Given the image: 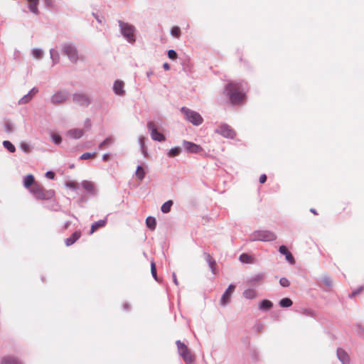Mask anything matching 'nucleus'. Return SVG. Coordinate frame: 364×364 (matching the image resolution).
<instances>
[{
	"label": "nucleus",
	"mask_w": 364,
	"mask_h": 364,
	"mask_svg": "<svg viewBox=\"0 0 364 364\" xmlns=\"http://www.w3.org/2000/svg\"><path fill=\"white\" fill-rule=\"evenodd\" d=\"M172 277H173V282H174V284H175L176 285H178V280H177L176 275V273H175V272H173V274H172Z\"/></svg>",
	"instance_id": "052dcab7"
},
{
	"label": "nucleus",
	"mask_w": 364,
	"mask_h": 364,
	"mask_svg": "<svg viewBox=\"0 0 364 364\" xmlns=\"http://www.w3.org/2000/svg\"><path fill=\"white\" fill-rule=\"evenodd\" d=\"M173 204V203L171 200H168L166 202H165L161 207V212L164 213H169Z\"/></svg>",
	"instance_id": "c756f323"
},
{
	"label": "nucleus",
	"mask_w": 364,
	"mask_h": 364,
	"mask_svg": "<svg viewBox=\"0 0 364 364\" xmlns=\"http://www.w3.org/2000/svg\"><path fill=\"white\" fill-rule=\"evenodd\" d=\"M38 92V88H36V87H33V88H32V89L28 92V94H29V95H32V97H33V96L36 93H37Z\"/></svg>",
	"instance_id": "13d9d810"
},
{
	"label": "nucleus",
	"mask_w": 364,
	"mask_h": 364,
	"mask_svg": "<svg viewBox=\"0 0 364 364\" xmlns=\"http://www.w3.org/2000/svg\"><path fill=\"white\" fill-rule=\"evenodd\" d=\"M279 252L280 254L285 255L287 261L290 264H294L295 263V259L292 254L287 250L286 246L281 245L279 248Z\"/></svg>",
	"instance_id": "dca6fc26"
},
{
	"label": "nucleus",
	"mask_w": 364,
	"mask_h": 364,
	"mask_svg": "<svg viewBox=\"0 0 364 364\" xmlns=\"http://www.w3.org/2000/svg\"><path fill=\"white\" fill-rule=\"evenodd\" d=\"M177 53L174 50H169L168 51V56L171 60H175L177 58Z\"/></svg>",
	"instance_id": "c03bdc74"
},
{
	"label": "nucleus",
	"mask_w": 364,
	"mask_h": 364,
	"mask_svg": "<svg viewBox=\"0 0 364 364\" xmlns=\"http://www.w3.org/2000/svg\"><path fill=\"white\" fill-rule=\"evenodd\" d=\"M113 91L117 95L124 96L125 95L124 82L120 80H115L113 85Z\"/></svg>",
	"instance_id": "4468645a"
},
{
	"label": "nucleus",
	"mask_w": 364,
	"mask_h": 364,
	"mask_svg": "<svg viewBox=\"0 0 364 364\" xmlns=\"http://www.w3.org/2000/svg\"><path fill=\"white\" fill-rule=\"evenodd\" d=\"M32 99V95L28 93L23 96L18 101L19 105H24L28 103Z\"/></svg>",
	"instance_id": "58836bf2"
},
{
	"label": "nucleus",
	"mask_w": 364,
	"mask_h": 364,
	"mask_svg": "<svg viewBox=\"0 0 364 364\" xmlns=\"http://www.w3.org/2000/svg\"><path fill=\"white\" fill-rule=\"evenodd\" d=\"M92 15L98 23H102V18L100 17L97 14H96L95 13H93Z\"/></svg>",
	"instance_id": "bf43d9fd"
},
{
	"label": "nucleus",
	"mask_w": 364,
	"mask_h": 364,
	"mask_svg": "<svg viewBox=\"0 0 364 364\" xmlns=\"http://www.w3.org/2000/svg\"><path fill=\"white\" fill-rule=\"evenodd\" d=\"M266 181H267V176L265 174H262L259 176V183H264Z\"/></svg>",
	"instance_id": "6e6d98bb"
},
{
	"label": "nucleus",
	"mask_w": 364,
	"mask_h": 364,
	"mask_svg": "<svg viewBox=\"0 0 364 364\" xmlns=\"http://www.w3.org/2000/svg\"><path fill=\"white\" fill-rule=\"evenodd\" d=\"M34 184H36L35 179L32 174H28L23 178V186L26 188H29Z\"/></svg>",
	"instance_id": "b1692460"
},
{
	"label": "nucleus",
	"mask_w": 364,
	"mask_h": 364,
	"mask_svg": "<svg viewBox=\"0 0 364 364\" xmlns=\"http://www.w3.org/2000/svg\"><path fill=\"white\" fill-rule=\"evenodd\" d=\"M139 144L142 149L143 153H144V137L141 136L139 138Z\"/></svg>",
	"instance_id": "603ef678"
},
{
	"label": "nucleus",
	"mask_w": 364,
	"mask_h": 364,
	"mask_svg": "<svg viewBox=\"0 0 364 364\" xmlns=\"http://www.w3.org/2000/svg\"><path fill=\"white\" fill-rule=\"evenodd\" d=\"M255 328H257V330L258 331H261L263 328V326L259 323V324L256 325Z\"/></svg>",
	"instance_id": "0e129e2a"
},
{
	"label": "nucleus",
	"mask_w": 364,
	"mask_h": 364,
	"mask_svg": "<svg viewBox=\"0 0 364 364\" xmlns=\"http://www.w3.org/2000/svg\"><path fill=\"white\" fill-rule=\"evenodd\" d=\"M337 357L342 364L350 363V357L348 354L342 348L337 349Z\"/></svg>",
	"instance_id": "f3484780"
},
{
	"label": "nucleus",
	"mask_w": 364,
	"mask_h": 364,
	"mask_svg": "<svg viewBox=\"0 0 364 364\" xmlns=\"http://www.w3.org/2000/svg\"><path fill=\"white\" fill-rule=\"evenodd\" d=\"M118 23L121 34L124 37V38H126V40L129 43H134L136 41L135 27L132 24H129L120 20L118 21Z\"/></svg>",
	"instance_id": "f03ea898"
},
{
	"label": "nucleus",
	"mask_w": 364,
	"mask_h": 364,
	"mask_svg": "<svg viewBox=\"0 0 364 364\" xmlns=\"http://www.w3.org/2000/svg\"><path fill=\"white\" fill-rule=\"evenodd\" d=\"M208 266L211 270V272L213 273V274H215V268H216V262H215V260L213 259L212 260V262L210 263H208Z\"/></svg>",
	"instance_id": "de8ad7c7"
},
{
	"label": "nucleus",
	"mask_w": 364,
	"mask_h": 364,
	"mask_svg": "<svg viewBox=\"0 0 364 364\" xmlns=\"http://www.w3.org/2000/svg\"><path fill=\"white\" fill-rule=\"evenodd\" d=\"M31 193L36 199L49 200L54 196V191L52 190H45L42 186L36 183L30 188Z\"/></svg>",
	"instance_id": "20e7f679"
},
{
	"label": "nucleus",
	"mask_w": 364,
	"mask_h": 364,
	"mask_svg": "<svg viewBox=\"0 0 364 364\" xmlns=\"http://www.w3.org/2000/svg\"><path fill=\"white\" fill-rule=\"evenodd\" d=\"M107 223V219H102L98 221L95 222L92 225L90 228V234H92L94 232H95L98 228L104 227Z\"/></svg>",
	"instance_id": "412c9836"
},
{
	"label": "nucleus",
	"mask_w": 364,
	"mask_h": 364,
	"mask_svg": "<svg viewBox=\"0 0 364 364\" xmlns=\"http://www.w3.org/2000/svg\"><path fill=\"white\" fill-rule=\"evenodd\" d=\"M82 187L90 194L95 196L97 194V190L95 185L89 181H83L82 182Z\"/></svg>",
	"instance_id": "a211bd4d"
},
{
	"label": "nucleus",
	"mask_w": 364,
	"mask_h": 364,
	"mask_svg": "<svg viewBox=\"0 0 364 364\" xmlns=\"http://www.w3.org/2000/svg\"><path fill=\"white\" fill-rule=\"evenodd\" d=\"M239 259H240V262L242 263L248 264V263H252V257L246 253H243V254L240 255Z\"/></svg>",
	"instance_id": "c9c22d12"
},
{
	"label": "nucleus",
	"mask_w": 364,
	"mask_h": 364,
	"mask_svg": "<svg viewBox=\"0 0 364 364\" xmlns=\"http://www.w3.org/2000/svg\"><path fill=\"white\" fill-rule=\"evenodd\" d=\"M321 282L328 287H331L333 284L331 279L326 275L322 277Z\"/></svg>",
	"instance_id": "ea45409f"
},
{
	"label": "nucleus",
	"mask_w": 364,
	"mask_h": 364,
	"mask_svg": "<svg viewBox=\"0 0 364 364\" xmlns=\"http://www.w3.org/2000/svg\"><path fill=\"white\" fill-rule=\"evenodd\" d=\"M63 53L68 57L73 63H76L79 60L78 50L76 46L71 43H65L61 45Z\"/></svg>",
	"instance_id": "423d86ee"
},
{
	"label": "nucleus",
	"mask_w": 364,
	"mask_h": 364,
	"mask_svg": "<svg viewBox=\"0 0 364 364\" xmlns=\"http://www.w3.org/2000/svg\"><path fill=\"white\" fill-rule=\"evenodd\" d=\"M66 186L70 189H73L74 191L77 190V186L75 182L70 181L66 183Z\"/></svg>",
	"instance_id": "8fccbe9b"
},
{
	"label": "nucleus",
	"mask_w": 364,
	"mask_h": 364,
	"mask_svg": "<svg viewBox=\"0 0 364 364\" xmlns=\"http://www.w3.org/2000/svg\"><path fill=\"white\" fill-rule=\"evenodd\" d=\"M136 176L137 178L142 181L145 177V172L144 168L141 166H138L136 171Z\"/></svg>",
	"instance_id": "f704fd0d"
},
{
	"label": "nucleus",
	"mask_w": 364,
	"mask_h": 364,
	"mask_svg": "<svg viewBox=\"0 0 364 364\" xmlns=\"http://www.w3.org/2000/svg\"><path fill=\"white\" fill-rule=\"evenodd\" d=\"M114 140L112 137L109 136L107 137L104 141H102L98 146L99 149H102L104 146H109L114 143Z\"/></svg>",
	"instance_id": "7c9ffc66"
},
{
	"label": "nucleus",
	"mask_w": 364,
	"mask_h": 364,
	"mask_svg": "<svg viewBox=\"0 0 364 364\" xmlns=\"http://www.w3.org/2000/svg\"><path fill=\"white\" fill-rule=\"evenodd\" d=\"M0 364H22V363L16 357L6 356L1 359Z\"/></svg>",
	"instance_id": "aec40b11"
},
{
	"label": "nucleus",
	"mask_w": 364,
	"mask_h": 364,
	"mask_svg": "<svg viewBox=\"0 0 364 364\" xmlns=\"http://www.w3.org/2000/svg\"><path fill=\"white\" fill-rule=\"evenodd\" d=\"M70 225V222L67 221L64 225V229H68L69 226Z\"/></svg>",
	"instance_id": "69168bd1"
},
{
	"label": "nucleus",
	"mask_w": 364,
	"mask_h": 364,
	"mask_svg": "<svg viewBox=\"0 0 364 364\" xmlns=\"http://www.w3.org/2000/svg\"><path fill=\"white\" fill-rule=\"evenodd\" d=\"M179 355L183 359L187 364H191L194 361V356L191 354V350L187 346L182 343L180 340L176 341Z\"/></svg>",
	"instance_id": "0eeeda50"
},
{
	"label": "nucleus",
	"mask_w": 364,
	"mask_h": 364,
	"mask_svg": "<svg viewBox=\"0 0 364 364\" xmlns=\"http://www.w3.org/2000/svg\"><path fill=\"white\" fill-rule=\"evenodd\" d=\"M264 278V274L262 273L257 274L252 276L250 279L247 282L248 285L253 286L257 282L261 281Z\"/></svg>",
	"instance_id": "bb28decb"
},
{
	"label": "nucleus",
	"mask_w": 364,
	"mask_h": 364,
	"mask_svg": "<svg viewBox=\"0 0 364 364\" xmlns=\"http://www.w3.org/2000/svg\"><path fill=\"white\" fill-rule=\"evenodd\" d=\"M279 284L283 287H288L290 285L289 281L286 277H282L279 279Z\"/></svg>",
	"instance_id": "37998d69"
},
{
	"label": "nucleus",
	"mask_w": 364,
	"mask_h": 364,
	"mask_svg": "<svg viewBox=\"0 0 364 364\" xmlns=\"http://www.w3.org/2000/svg\"><path fill=\"white\" fill-rule=\"evenodd\" d=\"M31 54L33 58L36 59H41L43 57V50L41 48H33L32 50Z\"/></svg>",
	"instance_id": "473e14b6"
},
{
	"label": "nucleus",
	"mask_w": 364,
	"mask_h": 364,
	"mask_svg": "<svg viewBox=\"0 0 364 364\" xmlns=\"http://www.w3.org/2000/svg\"><path fill=\"white\" fill-rule=\"evenodd\" d=\"M182 151V149L179 146L171 148L167 153L169 157H176L178 156Z\"/></svg>",
	"instance_id": "c85d7f7f"
},
{
	"label": "nucleus",
	"mask_w": 364,
	"mask_h": 364,
	"mask_svg": "<svg viewBox=\"0 0 364 364\" xmlns=\"http://www.w3.org/2000/svg\"><path fill=\"white\" fill-rule=\"evenodd\" d=\"M279 306L283 308H287L292 305L293 302L289 298H283L279 301Z\"/></svg>",
	"instance_id": "72a5a7b5"
},
{
	"label": "nucleus",
	"mask_w": 364,
	"mask_h": 364,
	"mask_svg": "<svg viewBox=\"0 0 364 364\" xmlns=\"http://www.w3.org/2000/svg\"><path fill=\"white\" fill-rule=\"evenodd\" d=\"M276 235L269 230H255L250 235L249 240L251 242L262 241L271 242L275 240Z\"/></svg>",
	"instance_id": "7ed1b4c3"
},
{
	"label": "nucleus",
	"mask_w": 364,
	"mask_h": 364,
	"mask_svg": "<svg viewBox=\"0 0 364 364\" xmlns=\"http://www.w3.org/2000/svg\"><path fill=\"white\" fill-rule=\"evenodd\" d=\"M183 146L185 150L189 153L198 154L203 150L200 145L186 140L183 141Z\"/></svg>",
	"instance_id": "f8f14e48"
},
{
	"label": "nucleus",
	"mask_w": 364,
	"mask_h": 364,
	"mask_svg": "<svg viewBox=\"0 0 364 364\" xmlns=\"http://www.w3.org/2000/svg\"><path fill=\"white\" fill-rule=\"evenodd\" d=\"M52 141L55 144H60L62 141V138L59 134H53L51 135Z\"/></svg>",
	"instance_id": "a19ab883"
},
{
	"label": "nucleus",
	"mask_w": 364,
	"mask_h": 364,
	"mask_svg": "<svg viewBox=\"0 0 364 364\" xmlns=\"http://www.w3.org/2000/svg\"><path fill=\"white\" fill-rule=\"evenodd\" d=\"M272 306L273 304L271 301L267 299H263L259 305V309L261 311H267L269 310L272 307Z\"/></svg>",
	"instance_id": "5701e85b"
},
{
	"label": "nucleus",
	"mask_w": 364,
	"mask_h": 364,
	"mask_svg": "<svg viewBox=\"0 0 364 364\" xmlns=\"http://www.w3.org/2000/svg\"><path fill=\"white\" fill-rule=\"evenodd\" d=\"M4 131L7 133H12L14 132V126L10 121H6L4 123Z\"/></svg>",
	"instance_id": "4c0bfd02"
},
{
	"label": "nucleus",
	"mask_w": 364,
	"mask_h": 364,
	"mask_svg": "<svg viewBox=\"0 0 364 364\" xmlns=\"http://www.w3.org/2000/svg\"><path fill=\"white\" fill-rule=\"evenodd\" d=\"M171 35L173 37L179 38L181 36V28L178 26H173L170 31Z\"/></svg>",
	"instance_id": "e433bc0d"
},
{
	"label": "nucleus",
	"mask_w": 364,
	"mask_h": 364,
	"mask_svg": "<svg viewBox=\"0 0 364 364\" xmlns=\"http://www.w3.org/2000/svg\"><path fill=\"white\" fill-rule=\"evenodd\" d=\"M70 97V93L67 90H59L55 92L50 97V102L54 105H60L66 102Z\"/></svg>",
	"instance_id": "6e6552de"
},
{
	"label": "nucleus",
	"mask_w": 364,
	"mask_h": 364,
	"mask_svg": "<svg viewBox=\"0 0 364 364\" xmlns=\"http://www.w3.org/2000/svg\"><path fill=\"white\" fill-rule=\"evenodd\" d=\"M204 256H205V259L207 262V263H210L212 262V260H213L214 259L210 256V255L208 252H204Z\"/></svg>",
	"instance_id": "3c124183"
},
{
	"label": "nucleus",
	"mask_w": 364,
	"mask_h": 364,
	"mask_svg": "<svg viewBox=\"0 0 364 364\" xmlns=\"http://www.w3.org/2000/svg\"><path fill=\"white\" fill-rule=\"evenodd\" d=\"M109 159H110L109 154L106 153V154H104L102 155V160H103L104 161H108L109 160Z\"/></svg>",
	"instance_id": "4d7b16f0"
},
{
	"label": "nucleus",
	"mask_w": 364,
	"mask_h": 364,
	"mask_svg": "<svg viewBox=\"0 0 364 364\" xmlns=\"http://www.w3.org/2000/svg\"><path fill=\"white\" fill-rule=\"evenodd\" d=\"M163 68H164V70H170V68H171V67H170V65H169L168 63H164V65H163Z\"/></svg>",
	"instance_id": "680f3d73"
},
{
	"label": "nucleus",
	"mask_w": 364,
	"mask_h": 364,
	"mask_svg": "<svg viewBox=\"0 0 364 364\" xmlns=\"http://www.w3.org/2000/svg\"><path fill=\"white\" fill-rule=\"evenodd\" d=\"M46 5L49 6L52 4V0H44Z\"/></svg>",
	"instance_id": "338daca9"
},
{
	"label": "nucleus",
	"mask_w": 364,
	"mask_h": 364,
	"mask_svg": "<svg viewBox=\"0 0 364 364\" xmlns=\"http://www.w3.org/2000/svg\"><path fill=\"white\" fill-rule=\"evenodd\" d=\"M225 92L230 102L234 105L242 102L245 96V87L242 82H232L228 83L225 87Z\"/></svg>",
	"instance_id": "f257e3e1"
},
{
	"label": "nucleus",
	"mask_w": 364,
	"mask_h": 364,
	"mask_svg": "<svg viewBox=\"0 0 364 364\" xmlns=\"http://www.w3.org/2000/svg\"><path fill=\"white\" fill-rule=\"evenodd\" d=\"M95 155V153L92 154V153H89V152H85L84 154H82L80 156V159L81 160H86V159H90L91 156H94Z\"/></svg>",
	"instance_id": "a18cd8bd"
},
{
	"label": "nucleus",
	"mask_w": 364,
	"mask_h": 364,
	"mask_svg": "<svg viewBox=\"0 0 364 364\" xmlns=\"http://www.w3.org/2000/svg\"><path fill=\"white\" fill-rule=\"evenodd\" d=\"M153 75V71L151 70H149L146 73V77L149 78V80H150V77L151 76Z\"/></svg>",
	"instance_id": "e2e57ef3"
},
{
	"label": "nucleus",
	"mask_w": 364,
	"mask_h": 364,
	"mask_svg": "<svg viewBox=\"0 0 364 364\" xmlns=\"http://www.w3.org/2000/svg\"><path fill=\"white\" fill-rule=\"evenodd\" d=\"M46 177L49 179H53L55 178V173L51 171H48L46 173Z\"/></svg>",
	"instance_id": "864d4df0"
},
{
	"label": "nucleus",
	"mask_w": 364,
	"mask_h": 364,
	"mask_svg": "<svg viewBox=\"0 0 364 364\" xmlns=\"http://www.w3.org/2000/svg\"><path fill=\"white\" fill-rule=\"evenodd\" d=\"M242 296L245 299H253L257 297V291L254 289L248 288L243 291Z\"/></svg>",
	"instance_id": "4be33fe9"
},
{
	"label": "nucleus",
	"mask_w": 364,
	"mask_h": 364,
	"mask_svg": "<svg viewBox=\"0 0 364 364\" xmlns=\"http://www.w3.org/2000/svg\"><path fill=\"white\" fill-rule=\"evenodd\" d=\"M73 100L74 103L82 107H88L91 102L90 97L82 93L73 94Z\"/></svg>",
	"instance_id": "9b49d317"
},
{
	"label": "nucleus",
	"mask_w": 364,
	"mask_h": 364,
	"mask_svg": "<svg viewBox=\"0 0 364 364\" xmlns=\"http://www.w3.org/2000/svg\"><path fill=\"white\" fill-rule=\"evenodd\" d=\"M81 236L80 231L74 232L70 237H68L65 240V245L69 247L73 245Z\"/></svg>",
	"instance_id": "6ab92c4d"
},
{
	"label": "nucleus",
	"mask_w": 364,
	"mask_h": 364,
	"mask_svg": "<svg viewBox=\"0 0 364 364\" xmlns=\"http://www.w3.org/2000/svg\"><path fill=\"white\" fill-rule=\"evenodd\" d=\"M21 149L26 153H28L30 151V146L26 143H21Z\"/></svg>",
	"instance_id": "49530a36"
},
{
	"label": "nucleus",
	"mask_w": 364,
	"mask_h": 364,
	"mask_svg": "<svg viewBox=\"0 0 364 364\" xmlns=\"http://www.w3.org/2000/svg\"><path fill=\"white\" fill-rule=\"evenodd\" d=\"M364 289V287H358V289H356L355 291H353L350 294V297L352 298L353 296H355V295L358 294L359 293H360L363 289Z\"/></svg>",
	"instance_id": "09e8293b"
},
{
	"label": "nucleus",
	"mask_w": 364,
	"mask_h": 364,
	"mask_svg": "<svg viewBox=\"0 0 364 364\" xmlns=\"http://www.w3.org/2000/svg\"><path fill=\"white\" fill-rule=\"evenodd\" d=\"M151 272L152 274V277L154 278L156 281H159L157 273H156V268L154 262L151 263Z\"/></svg>",
	"instance_id": "79ce46f5"
},
{
	"label": "nucleus",
	"mask_w": 364,
	"mask_h": 364,
	"mask_svg": "<svg viewBox=\"0 0 364 364\" xmlns=\"http://www.w3.org/2000/svg\"><path fill=\"white\" fill-rule=\"evenodd\" d=\"M66 136L72 139H78L84 135V130L81 129H71L67 131Z\"/></svg>",
	"instance_id": "2eb2a0df"
},
{
	"label": "nucleus",
	"mask_w": 364,
	"mask_h": 364,
	"mask_svg": "<svg viewBox=\"0 0 364 364\" xmlns=\"http://www.w3.org/2000/svg\"><path fill=\"white\" fill-rule=\"evenodd\" d=\"M50 57L53 62V65L57 64L60 61V55L58 50L55 49H50Z\"/></svg>",
	"instance_id": "393cba45"
},
{
	"label": "nucleus",
	"mask_w": 364,
	"mask_h": 364,
	"mask_svg": "<svg viewBox=\"0 0 364 364\" xmlns=\"http://www.w3.org/2000/svg\"><path fill=\"white\" fill-rule=\"evenodd\" d=\"M215 132L225 138L233 139L235 136V131L227 124L220 125Z\"/></svg>",
	"instance_id": "9d476101"
},
{
	"label": "nucleus",
	"mask_w": 364,
	"mask_h": 364,
	"mask_svg": "<svg viewBox=\"0 0 364 364\" xmlns=\"http://www.w3.org/2000/svg\"><path fill=\"white\" fill-rule=\"evenodd\" d=\"M3 146L10 153H14L16 151L15 146L10 141H7V140L4 141Z\"/></svg>",
	"instance_id": "2f4dec72"
},
{
	"label": "nucleus",
	"mask_w": 364,
	"mask_h": 364,
	"mask_svg": "<svg viewBox=\"0 0 364 364\" xmlns=\"http://www.w3.org/2000/svg\"><path fill=\"white\" fill-rule=\"evenodd\" d=\"M124 309H129V304H125L124 305Z\"/></svg>",
	"instance_id": "774afa93"
},
{
	"label": "nucleus",
	"mask_w": 364,
	"mask_h": 364,
	"mask_svg": "<svg viewBox=\"0 0 364 364\" xmlns=\"http://www.w3.org/2000/svg\"><path fill=\"white\" fill-rule=\"evenodd\" d=\"M146 225L151 230H154L156 227V218L151 216L147 217L146 219Z\"/></svg>",
	"instance_id": "cd10ccee"
},
{
	"label": "nucleus",
	"mask_w": 364,
	"mask_h": 364,
	"mask_svg": "<svg viewBox=\"0 0 364 364\" xmlns=\"http://www.w3.org/2000/svg\"><path fill=\"white\" fill-rule=\"evenodd\" d=\"M181 112L184 115L185 119L195 126H199L203 122V117L198 112L189 108L183 107Z\"/></svg>",
	"instance_id": "39448f33"
},
{
	"label": "nucleus",
	"mask_w": 364,
	"mask_h": 364,
	"mask_svg": "<svg viewBox=\"0 0 364 364\" xmlns=\"http://www.w3.org/2000/svg\"><path fill=\"white\" fill-rule=\"evenodd\" d=\"M235 289V286L234 284H230L225 292L223 294L220 299V304L223 306H226L230 302V299L231 297L232 294L233 293Z\"/></svg>",
	"instance_id": "ddd939ff"
},
{
	"label": "nucleus",
	"mask_w": 364,
	"mask_h": 364,
	"mask_svg": "<svg viewBox=\"0 0 364 364\" xmlns=\"http://www.w3.org/2000/svg\"><path fill=\"white\" fill-rule=\"evenodd\" d=\"M147 128L150 132L151 137L154 141L161 142L166 140L164 135L158 132L156 126L154 122H148Z\"/></svg>",
	"instance_id": "1a4fd4ad"
},
{
	"label": "nucleus",
	"mask_w": 364,
	"mask_h": 364,
	"mask_svg": "<svg viewBox=\"0 0 364 364\" xmlns=\"http://www.w3.org/2000/svg\"><path fill=\"white\" fill-rule=\"evenodd\" d=\"M91 122L90 119H86L85 121V129L89 130L91 128Z\"/></svg>",
	"instance_id": "5fc2aeb1"
},
{
	"label": "nucleus",
	"mask_w": 364,
	"mask_h": 364,
	"mask_svg": "<svg viewBox=\"0 0 364 364\" xmlns=\"http://www.w3.org/2000/svg\"><path fill=\"white\" fill-rule=\"evenodd\" d=\"M28 2L29 10L34 14H38V5L39 0H27Z\"/></svg>",
	"instance_id": "a878e982"
}]
</instances>
